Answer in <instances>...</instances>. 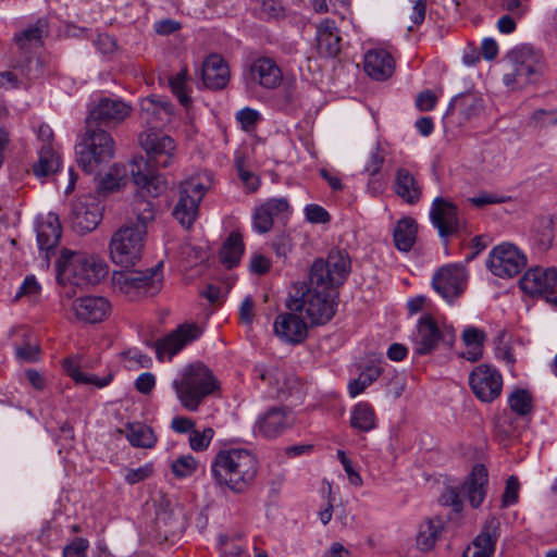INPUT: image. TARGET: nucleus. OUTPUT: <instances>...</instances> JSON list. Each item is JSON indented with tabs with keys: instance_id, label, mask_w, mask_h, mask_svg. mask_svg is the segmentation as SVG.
I'll return each instance as SVG.
<instances>
[{
	"instance_id": "1",
	"label": "nucleus",
	"mask_w": 557,
	"mask_h": 557,
	"mask_svg": "<svg viewBox=\"0 0 557 557\" xmlns=\"http://www.w3.org/2000/svg\"><path fill=\"white\" fill-rule=\"evenodd\" d=\"M139 141L147 158H134L129 173L138 187L136 195L145 197L146 194L156 198L166 189V182L158 173V168H168L174 162L176 145L172 137L152 129L143 133Z\"/></svg>"
},
{
	"instance_id": "2",
	"label": "nucleus",
	"mask_w": 557,
	"mask_h": 557,
	"mask_svg": "<svg viewBox=\"0 0 557 557\" xmlns=\"http://www.w3.org/2000/svg\"><path fill=\"white\" fill-rule=\"evenodd\" d=\"M153 203L141 195H135L132 214L111 237L109 249L114 263L124 268L134 267L141 258L148 224L153 222Z\"/></svg>"
},
{
	"instance_id": "3",
	"label": "nucleus",
	"mask_w": 557,
	"mask_h": 557,
	"mask_svg": "<svg viewBox=\"0 0 557 557\" xmlns=\"http://www.w3.org/2000/svg\"><path fill=\"white\" fill-rule=\"evenodd\" d=\"M259 461L246 448L220 450L211 463V474L218 485L236 494L245 493L256 481Z\"/></svg>"
},
{
	"instance_id": "4",
	"label": "nucleus",
	"mask_w": 557,
	"mask_h": 557,
	"mask_svg": "<svg viewBox=\"0 0 557 557\" xmlns=\"http://www.w3.org/2000/svg\"><path fill=\"white\" fill-rule=\"evenodd\" d=\"M336 298L332 288L312 284L309 276L308 282L295 284L286 307L290 311L305 313L312 325H323L335 315Z\"/></svg>"
},
{
	"instance_id": "5",
	"label": "nucleus",
	"mask_w": 557,
	"mask_h": 557,
	"mask_svg": "<svg viewBox=\"0 0 557 557\" xmlns=\"http://www.w3.org/2000/svg\"><path fill=\"white\" fill-rule=\"evenodd\" d=\"M109 272L98 256L63 249L57 261V280L62 285L87 287L100 283Z\"/></svg>"
},
{
	"instance_id": "6",
	"label": "nucleus",
	"mask_w": 557,
	"mask_h": 557,
	"mask_svg": "<svg viewBox=\"0 0 557 557\" xmlns=\"http://www.w3.org/2000/svg\"><path fill=\"white\" fill-rule=\"evenodd\" d=\"M172 386L181 406L190 412L198 411L206 398L219 387L212 371L201 362L183 368Z\"/></svg>"
},
{
	"instance_id": "7",
	"label": "nucleus",
	"mask_w": 557,
	"mask_h": 557,
	"mask_svg": "<svg viewBox=\"0 0 557 557\" xmlns=\"http://www.w3.org/2000/svg\"><path fill=\"white\" fill-rule=\"evenodd\" d=\"M75 152L83 171L97 174L113 159L115 143L107 131L86 124V129L75 146Z\"/></svg>"
},
{
	"instance_id": "8",
	"label": "nucleus",
	"mask_w": 557,
	"mask_h": 557,
	"mask_svg": "<svg viewBox=\"0 0 557 557\" xmlns=\"http://www.w3.org/2000/svg\"><path fill=\"white\" fill-rule=\"evenodd\" d=\"M487 469L483 463H476L460 491L448 487L442 494L441 502L445 506H451L454 511L462 509V498H466L473 508L482 505L486 496Z\"/></svg>"
},
{
	"instance_id": "9",
	"label": "nucleus",
	"mask_w": 557,
	"mask_h": 557,
	"mask_svg": "<svg viewBox=\"0 0 557 557\" xmlns=\"http://www.w3.org/2000/svg\"><path fill=\"white\" fill-rule=\"evenodd\" d=\"M508 60L513 65V74H506L504 83L507 86L516 82L535 83L545 71V61L541 51L531 45H520L510 50Z\"/></svg>"
},
{
	"instance_id": "10",
	"label": "nucleus",
	"mask_w": 557,
	"mask_h": 557,
	"mask_svg": "<svg viewBox=\"0 0 557 557\" xmlns=\"http://www.w3.org/2000/svg\"><path fill=\"white\" fill-rule=\"evenodd\" d=\"M351 272V260L345 250H331L326 259H317L309 271L312 284L332 289L343 285Z\"/></svg>"
},
{
	"instance_id": "11",
	"label": "nucleus",
	"mask_w": 557,
	"mask_h": 557,
	"mask_svg": "<svg viewBox=\"0 0 557 557\" xmlns=\"http://www.w3.org/2000/svg\"><path fill=\"white\" fill-rule=\"evenodd\" d=\"M207 187L197 177L185 180L180 185V198L174 207L173 215L185 228H190L198 216L199 203Z\"/></svg>"
},
{
	"instance_id": "12",
	"label": "nucleus",
	"mask_w": 557,
	"mask_h": 557,
	"mask_svg": "<svg viewBox=\"0 0 557 557\" xmlns=\"http://www.w3.org/2000/svg\"><path fill=\"white\" fill-rule=\"evenodd\" d=\"M525 265V255L512 243H502L490 251V271L496 276L513 277Z\"/></svg>"
},
{
	"instance_id": "13",
	"label": "nucleus",
	"mask_w": 557,
	"mask_h": 557,
	"mask_svg": "<svg viewBox=\"0 0 557 557\" xmlns=\"http://www.w3.org/2000/svg\"><path fill=\"white\" fill-rule=\"evenodd\" d=\"M520 288L531 296H542L557 305V269L540 267L529 269L519 281Z\"/></svg>"
},
{
	"instance_id": "14",
	"label": "nucleus",
	"mask_w": 557,
	"mask_h": 557,
	"mask_svg": "<svg viewBox=\"0 0 557 557\" xmlns=\"http://www.w3.org/2000/svg\"><path fill=\"white\" fill-rule=\"evenodd\" d=\"M154 276V269H147L146 271L124 270L113 271L111 280L115 289L133 299L154 293L157 289Z\"/></svg>"
},
{
	"instance_id": "15",
	"label": "nucleus",
	"mask_w": 557,
	"mask_h": 557,
	"mask_svg": "<svg viewBox=\"0 0 557 557\" xmlns=\"http://www.w3.org/2000/svg\"><path fill=\"white\" fill-rule=\"evenodd\" d=\"M455 339L453 327H445L441 331L435 320L430 315H423L419 319L417 333L413 337L414 354L422 356L431 354L441 341L451 344Z\"/></svg>"
},
{
	"instance_id": "16",
	"label": "nucleus",
	"mask_w": 557,
	"mask_h": 557,
	"mask_svg": "<svg viewBox=\"0 0 557 557\" xmlns=\"http://www.w3.org/2000/svg\"><path fill=\"white\" fill-rule=\"evenodd\" d=\"M295 423V416L284 406H274L267 409L256 420L255 433L264 438L274 440L290 429Z\"/></svg>"
},
{
	"instance_id": "17",
	"label": "nucleus",
	"mask_w": 557,
	"mask_h": 557,
	"mask_svg": "<svg viewBox=\"0 0 557 557\" xmlns=\"http://www.w3.org/2000/svg\"><path fill=\"white\" fill-rule=\"evenodd\" d=\"M432 225L442 238L459 232L462 222L457 206L447 198L436 197L430 209Z\"/></svg>"
},
{
	"instance_id": "18",
	"label": "nucleus",
	"mask_w": 557,
	"mask_h": 557,
	"mask_svg": "<svg viewBox=\"0 0 557 557\" xmlns=\"http://www.w3.org/2000/svg\"><path fill=\"white\" fill-rule=\"evenodd\" d=\"M131 106L120 99L102 98L97 106L90 110L87 125L99 127L100 125H116L123 122L131 113Z\"/></svg>"
},
{
	"instance_id": "19",
	"label": "nucleus",
	"mask_w": 557,
	"mask_h": 557,
	"mask_svg": "<svg viewBox=\"0 0 557 557\" xmlns=\"http://www.w3.org/2000/svg\"><path fill=\"white\" fill-rule=\"evenodd\" d=\"M201 334L202 331L196 323H185L177 326L166 337L156 343L157 357L160 360L165 357L171 359L186 345L199 338Z\"/></svg>"
},
{
	"instance_id": "20",
	"label": "nucleus",
	"mask_w": 557,
	"mask_h": 557,
	"mask_svg": "<svg viewBox=\"0 0 557 557\" xmlns=\"http://www.w3.org/2000/svg\"><path fill=\"white\" fill-rule=\"evenodd\" d=\"M434 289L448 302L459 297L466 287V272L460 265H447L438 270L432 281Z\"/></svg>"
},
{
	"instance_id": "21",
	"label": "nucleus",
	"mask_w": 557,
	"mask_h": 557,
	"mask_svg": "<svg viewBox=\"0 0 557 557\" xmlns=\"http://www.w3.org/2000/svg\"><path fill=\"white\" fill-rule=\"evenodd\" d=\"M258 376L269 384V394L272 397L288 398L299 391V383L283 369L272 366L270 368H256Z\"/></svg>"
},
{
	"instance_id": "22",
	"label": "nucleus",
	"mask_w": 557,
	"mask_h": 557,
	"mask_svg": "<svg viewBox=\"0 0 557 557\" xmlns=\"http://www.w3.org/2000/svg\"><path fill=\"white\" fill-rule=\"evenodd\" d=\"M247 86L259 85L267 89L276 88L282 82L281 69L269 58L257 59L245 76Z\"/></svg>"
},
{
	"instance_id": "23",
	"label": "nucleus",
	"mask_w": 557,
	"mask_h": 557,
	"mask_svg": "<svg viewBox=\"0 0 557 557\" xmlns=\"http://www.w3.org/2000/svg\"><path fill=\"white\" fill-rule=\"evenodd\" d=\"M297 311L281 313L274 321L275 334L285 343L297 345L308 336L307 323L296 314Z\"/></svg>"
},
{
	"instance_id": "24",
	"label": "nucleus",
	"mask_w": 557,
	"mask_h": 557,
	"mask_svg": "<svg viewBox=\"0 0 557 557\" xmlns=\"http://www.w3.org/2000/svg\"><path fill=\"white\" fill-rule=\"evenodd\" d=\"M201 77L208 89H224L230 81V69L223 57L216 53L208 55L202 64Z\"/></svg>"
},
{
	"instance_id": "25",
	"label": "nucleus",
	"mask_w": 557,
	"mask_h": 557,
	"mask_svg": "<svg viewBox=\"0 0 557 557\" xmlns=\"http://www.w3.org/2000/svg\"><path fill=\"white\" fill-rule=\"evenodd\" d=\"M110 309V302L104 297H82L73 302L76 318L86 323L101 322L108 315Z\"/></svg>"
},
{
	"instance_id": "26",
	"label": "nucleus",
	"mask_w": 557,
	"mask_h": 557,
	"mask_svg": "<svg viewBox=\"0 0 557 557\" xmlns=\"http://www.w3.org/2000/svg\"><path fill=\"white\" fill-rule=\"evenodd\" d=\"M289 205L285 198H272L257 207L252 214V227L259 234L271 231L273 221L281 213L286 212Z\"/></svg>"
},
{
	"instance_id": "27",
	"label": "nucleus",
	"mask_w": 557,
	"mask_h": 557,
	"mask_svg": "<svg viewBox=\"0 0 557 557\" xmlns=\"http://www.w3.org/2000/svg\"><path fill=\"white\" fill-rule=\"evenodd\" d=\"M62 227L59 216L48 213L37 226V243L39 249L45 251V259L49 261L50 255L54 253L55 247L61 238Z\"/></svg>"
},
{
	"instance_id": "28",
	"label": "nucleus",
	"mask_w": 557,
	"mask_h": 557,
	"mask_svg": "<svg viewBox=\"0 0 557 557\" xmlns=\"http://www.w3.org/2000/svg\"><path fill=\"white\" fill-rule=\"evenodd\" d=\"M364 72L375 81L389 78L395 70V61L384 49L369 50L364 55Z\"/></svg>"
},
{
	"instance_id": "29",
	"label": "nucleus",
	"mask_w": 557,
	"mask_h": 557,
	"mask_svg": "<svg viewBox=\"0 0 557 557\" xmlns=\"http://www.w3.org/2000/svg\"><path fill=\"white\" fill-rule=\"evenodd\" d=\"M317 49L324 58H334L341 51V36L333 20L325 18L317 26Z\"/></svg>"
},
{
	"instance_id": "30",
	"label": "nucleus",
	"mask_w": 557,
	"mask_h": 557,
	"mask_svg": "<svg viewBox=\"0 0 557 557\" xmlns=\"http://www.w3.org/2000/svg\"><path fill=\"white\" fill-rule=\"evenodd\" d=\"M173 110V106L161 97H147L140 103L141 116L153 128L169 123Z\"/></svg>"
},
{
	"instance_id": "31",
	"label": "nucleus",
	"mask_w": 557,
	"mask_h": 557,
	"mask_svg": "<svg viewBox=\"0 0 557 557\" xmlns=\"http://www.w3.org/2000/svg\"><path fill=\"white\" fill-rule=\"evenodd\" d=\"M102 213L100 206L90 201H78L73 208V225L82 232H91L101 221Z\"/></svg>"
},
{
	"instance_id": "32",
	"label": "nucleus",
	"mask_w": 557,
	"mask_h": 557,
	"mask_svg": "<svg viewBox=\"0 0 557 557\" xmlns=\"http://www.w3.org/2000/svg\"><path fill=\"white\" fill-rule=\"evenodd\" d=\"M394 187L396 195L410 205L417 203L421 198V187L407 169L397 170Z\"/></svg>"
},
{
	"instance_id": "33",
	"label": "nucleus",
	"mask_w": 557,
	"mask_h": 557,
	"mask_svg": "<svg viewBox=\"0 0 557 557\" xmlns=\"http://www.w3.org/2000/svg\"><path fill=\"white\" fill-rule=\"evenodd\" d=\"M38 160L33 165V173L38 178H48L57 174L61 168V158L51 145H42Z\"/></svg>"
},
{
	"instance_id": "34",
	"label": "nucleus",
	"mask_w": 557,
	"mask_h": 557,
	"mask_svg": "<svg viewBox=\"0 0 557 557\" xmlns=\"http://www.w3.org/2000/svg\"><path fill=\"white\" fill-rule=\"evenodd\" d=\"M418 225L412 218L400 219L393 233L395 247L404 252L409 251L416 243Z\"/></svg>"
},
{
	"instance_id": "35",
	"label": "nucleus",
	"mask_w": 557,
	"mask_h": 557,
	"mask_svg": "<svg viewBox=\"0 0 557 557\" xmlns=\"http://www.w3.org/2000/svg\"><path fill=\"white\" fill-rule=\"evenodd\" d=\"M244 253L243 237L237 232H232L227 239L223 243L219 258L223 265L232 269L239 263L240 257Z\"/></svg>"
},
{
	"instance_id": "36",
	"label": "nucleus",
	"mask_w": 557,
	"mask_h": 557,
	"mask_svg": "<svg viewBox=\"0 0 557 557\" xmlns=\"http://www.w3.org/2000/svg\"><path fill=\"white\" fill-rule=\"evenodd\" d=\"M63 369L69 376H71L76 383L81 384H92L98 388L108 386L113 380V373L109 372L106 376L99 379L94 374H86L79 370V364L75 358H66L63 361Z\"/></svg>"
},
{
	"instance_id": "37",
	"label": "nucleus",
	"mask_w": 557,
	"mask_h": 557,
	"mask_svg": "<svg viewBox=\"0 0 557 557\" xmlns=\"http://www.w3.org/2000/svg\"><path fill=\"white\" fill-rule=\"evenodd\" d=\"M350 425L359 432H370L376 428V416L374 408L366 401L354 406L350 413Z\"/></svg>"
},
{
	"instance_id": "38",
	"label": "nucleus",
	"mask_w": 557,
	"mask_h": 557,
	"mask_svg": "<svg viewBox=\"0 0 557 557\" xmlns=\"http://www.w3.org/2000/svg\"><path fill=\"white\" fill-rule=\"evenodd\" d=\"M462 342L467 350L462 357L471 362L478 361L484 351L485 333L474 326L465 329L462 333Z\"/></svg>"
},
{
	"instance_id": "39",
	"label": "nucleus",
	"mask_w": 557,
	"mask_h": 557,
	"mask_svg": "<svg viewBox=\"0 0 557 557\" xmlns=\"http://www.w3.org/2000/svg\"><path fill=\"white\" fill-rule=\"evenodd\" d=\"M125 435L131 445L135 447L152 448L157 443V436L152 429L139 422L128 423L125 428Z\"/></svg>"
},
{
	"instance_id": "40",
	"label": "nucleus",
	"mask_w": 557,
	"mask_h": 557,
	"mask_svg": "<svg viewBox=\"0 0 557 557\" xmlns=\"http://www.w3.org/2000/svg\"><path fill=\"white\" fill-rule=\"evenodd\" d=\"M442 531L443 521L440 518L430 519L425 523L421 524L417 536L418 547L422 552L431 550L434 547Z\"/></svg>"
},
{
	"instance_id": "41",
	"label": "nucleus",
	"mask_w": 557,
	"mask_h": 557,
	"mask_svg": "<svg viewBox=\"0 0 557 557\" xmlns=\"http://www.w3.org/2000/svg\"><path fill=\"white\" fill-rule=\"evenodd\" d=\"M382 369L376 364L367 366L357 379H354L348 384V393L350 397L355 398L361 394L368 386L379 379Z\"/></svg>"
},
{
	"instance_id": "42",
	"label": "nucleus",
	"mask_w": 557,
	"mask_h": 557,
	"mask_svg": "<svg viewBox=\"0 0 557 557\" xmlns=\"http://www.w3.org/2000/svg\"><path fill=\"white\" fill-rule=\"evenodd\" d=\"M127 178V171L123 164H114L111 166L98 184V189L101 191H114L125 184Z\"/></svg>"
},
{
	"instance_id": "43",
	"label": "nucleus",
	"mask_w": 557,
	"mask_h": 557,
	"mask_svg": "<svg viewBox=\"0 0 557 557\" xmlns=\"http://www.w3.org/2000/svg\"><path fill=\"white\" fill-rule=\"evenodd\" d=\"M469 385L478 399L487 403V364H480L470 373Z\"/></svg>"
},
{
	"instance_id": "44",
	"label": "nucleus",
	"mask_w": 557,
	"mask_h": 557,
	"mask_svg": "<svg viewBox=\"0 0 557 557\" xmlns=\"http://www.w3.org/2000/svg\"><path fill=\"white\" fill-rule=\"evenodd\" d=\"M187 69L181 70L176 75L171 76L169 79L170 87L177 97L181 104L188 107L191 103V99L187 94Z\"/></svg>"
},
{
	"instance_id": "45",
	"label": "nucleus",
	"mask_w": 557,
	"mask_h": 557,
	"mask_svg": "<svg viewBox=\"0 0 557 557\" xmlns=\"http://www.w3.org/2000/svg\"><path fill=\"white\" fill-rule=\"evenodd\" d=\"M198 462L191 455H184L175 459L171 469L176 478L190 476L197 470Z\"/></svg>"
},
{
	"instance_id": "46",
	"label": "nucleus",
	"mask_w": 557,
	"mask_h": 557,
	"mask_svg": "<svg viewBox=\"0 0 557 557\" xmlns=\"http://www.w3.org/2000/svg\"><path fill=\"white\" fill-rule=\"evenodd\" d=\"M42 28L39 25L30 26L15 36L16 45L26 50L32 46H37L41 42Z\"/></svg>"
},
{
	"instance_id": "47",
	"label": "nucleus",
	"mask_w": 557,
	"mask_h": 557,
	"mask_svg": "<svg viewBox=\"0 0 557 557\" xmlns=\"http://www.w3.org/2000/svg\"><path fill=\"white\" fill-rule=\"evenodd\" d=\"M461 557H487V527L483 525L480 534L463 550Z\"/></svg>"
},
{
	"instance_id": "48",
	"label": "nucleus",
	"mask_w": 557,
	"mask_h": 557,
	"mask_svg": "<svg viewBox=\"0 0 557 557\" xmlns=\"http://www.w3.org/2000/svg\"><path fill=\"white\" fill-rule=\"evenodd\" d=\"M509 405L516 413L525 416L532 409L531 395L524 389H517L509 397Z\"/></svg>"
},
{
	"instance_id": "49",
	"label": "nucleus",
	"mask_w": 557,
	"mask_h": 557,
	"mask_svg": "<svg viewBox=\"0 0 557 557\" xmlns=\"http://www.w3.org/2000/svg\"><path fill=\"white\" fill-rule=\"evenodd\" d=\"M481 58L487 59V38H483L480 49L473 44H468L463 50L462 62L467 66H474Z\"/></svg>"
},
{
	"instance_id": "50",
	"label": "nucleus",
	"mask_w": 557,
	"mask_h": 557,
	"mask_svg": "<svg viewBox=\"0 0 557 557\" xmlns=\"http://www.w3.org/2000/svg\"><path fill=\"white\" fill-rule=\"evenodd\" d=\"M385 157L386 151L379 144H376L369 154V159L364 165L363 171L370 176H375L380 173L385 161Z\"/></svg>"
},
{
	"instance_id": "51",
	"label": "nucleus",
	"mask_w": 557,
	"mask_h": 557,
	"mask_svg": "<svg viewBox=\"0 0 557 557\" xmlns=\"http://www.w3.org/2000/svg\"><path fill=\"white\" fill-rule=\"evenodd\" d=\"M214 436V430L212 428H206L199 432L196 429L189 434V446L194 451L206 450Z\"/></svg>"
},
{
	"instance_id": "52",
	"label": "nucleus",
	"mask_w": 557,
	"mask_h": 557,
	"mask_svg": "<svg viewBox=\"0 0 557 557\" xmlns=\"http://www.w3.org/2000/svg\"><path fill=\"white\" fill-rule=\"evenodd\" d=\"M520 483L517 476L511 475L507 479L504 493L502 495L500 508H507L518 503Z\"/></svg>"
},
{
	"instance_id": "53",
	"label": "nucleus",
	"mask_w": 557,
	"mask_h": 557,
	"mask_svg": "<svg viewBox=\"0 0 557 557\" xmlns=\"http://www.w3.org/2000/svg\"><path fill=\"white\" fill-rule=\"evenodd\" d=\"M260 12L268 20H280L286 16V8L281 0H262Z\"/></svg>"
},
{
	"instance_id": "54",
	"label": "nucleus",
	"mask_w": 557,
	"mask_h": 557,
	"mask_svg": "<svg viewBox=\"0 0 557 557\" xmlns=\"http://www.w3.org/2000/svg\"><path fill=\"white\" fill-rule=\"evenodd\" d=\"M503 10L511 12L515 17H523L530 10V0H496Z\"/></svg>"
},
{
	"instance_id": "55",
	"label": "nucleus",
	"mask_w": 557,
	"mask_h": 557,
	"mask_svg": "<svg viewBox=\"0 0 557 557\" xmlns=\"http://www.w3.org/2000/svg\"><path fill=\"white\" fill-rule=\"evenodd\" d=\"M89 543L86 539L76 537L63 548V557H87Z\"/></svg>"
},
{
	"instance_id": "56",
	"label": "nucleus",
	"mask_w": 557,
	"mask_h": 557,
	"mask_svg": "<svg viewBox=\"0 0 557 557\" xmlns=\"http://www.w3.org/2000/svg\"><path fill=\"white\" fill-rule=\"evenodd\" d=\"M219 550L223 557H239L243 553V547L232 541L227 535H220Z\"/></svg>"
},
{
	"instance_id": "57",
	"label": "nucleus",
	"mask_w": 557,
	"mask_h": 557,
	"mask_svg": "<svg viewBox=\"0 0 557 557\" xmlns=\"http://www.w3.org/2000/svg\"><path fill=\"white\" fill-rule=\"evenodd\" d=\"M259 119V112L248 107L239 110L236 113V120L240 123L244 129L253 127Z\"/></svg>"
},
{
	"instance_id": "58",
	"label": "nucleus",
	"mask_w": 557,
	"mask_h": 557,
	"mask_svg": "<svg viewBox=\"0 0 557 557\" xmlns=\"http://www.w3.org/2000/svg\"><path fill=\"white\" fill-rule=\"evenodd\" d=\"M337 456L341 463L343 465L349 482L355 486H360L362 484V479L361 475L354 469L352 462L347 458L343 450H338Z\"/></svg>"
},
{
	"instance_id": "59",
	"label": "nucleus",
	"mask_w": 557,
	"mask_h": 557,
	"mask_svg": "<svg viewBox=\"0 0 557 557\" xmlns=\"http://www.w3.org/2000/svg\"><path fill=\"white\" fill-rule=\"evenodd\" d=\"M272 247L278 257H286L293 247L289 235L285 233L276 235L272 242Z\"/></svg>"
},
{
	"instance_id": "60",
	"label": "nucleus",
	"mask_w": 557,
	"mask_h": 557,
	"mask_svg": "<svg viewBox=\"0 0 557 557\" xmlns=\"http://www.w3.org/2000/svg\"><path fill=\"white\" fill-rule=\"evenodd\" d=\"M195 426V421L191 418L184 416H176L171 421V429L178 434H190Z\"/></svg>"
},
{
	"instance_id": "61",
	"label": "nucleus",
	"mask_w": 557,
	"mask_h": 557,
	"mask_svg": "<svg viewBox=\"0 0 557 557\" xmlns=\"http://www.w3.org/2000/svg\"><path fill=\"white\" fill-rule=\"evenodd\" d=\"M40 290V285L34 275L26 276L16 292L15 299L23 296H36Z\"/></svg>"
},
{
	"instance_id": "62",
	"label": "nucleus",
	"mask_w": 557,
	"mask_h": 557,
	"mask_svg": "<svg viewBox=\"0 0 557 557\" xmlns=\"http://www.w3.org/2000/svg\"><path fill=\"white\" fill-rule=\"evenodd\" d=\"M437 98L432 90H424L417 96L416 107L419 111H431L435 108Z\"/></svg>"
},
{
	"instance_id": "63",
	"label": "nucleus",
	"mask_w": 557,
	"mask_h": 557,
	"mask_svg": "<svg viewBox=\"0 0 557 557\" xmlns=\"http://www.w3.org/2000/svg\"><path fill=\"white\" fill-rule=\"evenodd\" d=\"M152 474V466L145 465L137 469H129L125 474V480L129 484H136L140 481L146 480Z\"/></svg>"
},
{
	"instance_id": "64",
	"label": "nucleus",
	"mask_w": 557,
	"mask_h": 557,
	"mask_svg": "<svg viewBox=\"0 0 557 557\" xmlns=\"http://www.w3.org/2000/svg\"><path fill=\"white\" fill-rule=\"evenodd\" d=\"M306 216L312 223H326L330 221L329 212L318 205L307 206Z\"/></svg>"
}]
</instances>
